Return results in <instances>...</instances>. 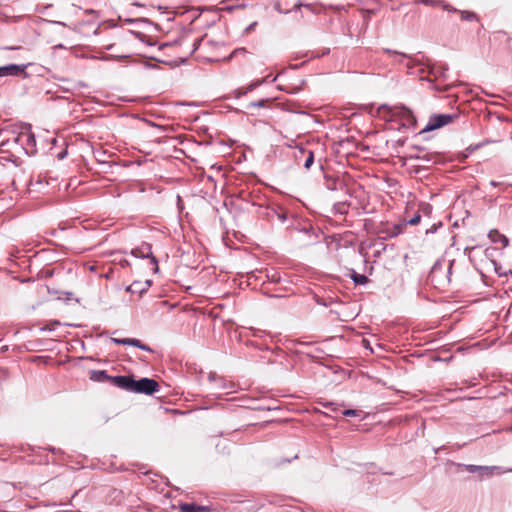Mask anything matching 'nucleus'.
<instances>
[{
    "label": "nucleus",
    "mask_w": 512,
    "mask_h": 512,
    "mask_svg": "<svg viewBox=\"0 0 512 512\" xmlns=\"http://www.w3.org/2000/svg\"><path fill=\"white\" fill-rule=\"evenodd\" d=\"M133 255H135L136 257H140V258H149L150 259V263L154 265V270L157 271L158 270V261L157 259L153 256V253H152V247L150 244H147V243H144L142 244L140 247L136 248L135 250H133Z\"/></svg>",
    "instance_id": "obj_9"
},
{
    "label": "nucleus",
    "mask_w": 512,
    "mask_h": 512,
    "mask_svg": "<svg viewBox=\"0 0 512 512\" xmlns=\"http://www.w3.org/2000/svg\"><path fill=\"white\" fill-rule=\"evenodd\" d=\"M475 149L473 148V145L468 146L459 156L460 161H464L466 158H468Z\"/></svg>",
    "instance_id": "obj_22"
},
{
    "label": "nucleus",
    "mask_w": 512,
    "mask_h": 512,
    "mask_svg": "<svg viewBox=\"0 0 512 512\" xmlns=\"http://www.w3.org/2000/svg\"><path fill=\"white\" fill-rule=\"evenodd\" d=\"M416 158L426 163H437L439 161L440 155L438 153L426 152L423 148H420L419 154H417Z\"/></svg>",
    "instance_id": "obj_11"
},
{
    "label": "nucleus",
    "mask_w": 512,
    "mask_h": 512,
    "mask_svg": "<svg viewBox=\"0 0 512 512\" xmlns=\"http://www.w3.org/2000/svg\"><path fill=\"white\" fill-rule=\"evenodd\" d=\"M447 70L448 66L446 64L435 63L430 68V74H432L435 78H445Z\"/></svg>",
    "instance_id": "obj_15"
},
{
    "label": "nucleus",
    "mask_w": 512,
    "mask_h": 512,
    "mask_svg": "<svg viewBox=\"0 0 512 512\" xmlns=\"http://www.w3.org/2000/svg\"><path fill=\"white\" fill-rule=\"evenodd\" d=\"M386 53L388 54H393V55H396V56H399L401 58H408V55L404 54V53H399L397 51H393V50H390V49H385L384 50Z\"/></svg>",
    "instance_id": "obj_29"
},
{
    "label": "nucleus",
    "mask_w": 512,
    "mask_h": 512,
    "mask_svg": "<svg viewBox=\"0 0 512 512\" xmlns=\"http://www.w3.org/2000/svg\"><path fill=\"white\" fill-rule=\"evenodd\" d=\"M151 283V280H146L145 282L134 281L127 287V291L131 292L132 294L142 295L148 290V288L151 286Z\"/></svg>",
    "instance_id": "obj_10"
},
{
    "label": "nucleus",
    "mask_w": 512,
    "mask_h": 512,
    "mask_svg": "<svg viewBox=\"0 0 512 512\" xmlns=\"http://www.w3.org/2000/svg\"><path fill=\"white\" fill-rule=\"evenodd\" d=\"M421 220V216L419 214L414 215L410 220H408L406 223L407 225H417Z\"/></svg>",
    "instance_id": "obj_27"
},
{
    "label": "nucleus",
    "mask_w": 512,
    "mask_h": 512,
    "mask_svg": "<svg viewBox=\"0 0 512 512\" xmlns=\"http://www.w3.org/2000/svg\"><path fill=\"white\" fill-rule=\"evenodd\" d=\"M273 213L277 215L278 219L281 221V222H285L286 221V214L285 213H277L276 211L273 210Z\"/></svg>",
    "instance_id": "obj_31"
},
{
    "label": "nucleus",
    "mask_w": 512,
    "mask_h": 512,
    "mask_svg": "<svg viewBox=\"0 0 512 512\" xmlns=\"http://www.w3.org/2000/svg\"><path fill=\"white\" fill-rule=\"evenodd\" d=\"M112 377L107 374L105 370H92L90 372V379L96 382H112Z\"/></svg>",
    "instance_id": "obj_13"
},
{
    "label": "nucleus",
    "mask_w": 512,
    "mask_h": 512,
    "mask_svg": "<svg viewBox=\"0 0 512 512\" xmlns=\"http://www.w3.org/2000/svg\"><path fill=\"white\" fill-rule=\"evenodd\" d=\"M29 64H8L0 67V77L20 76L27 77L26 68Z\"/></svg>",
    "instance_id": "obj_6"
},
{
    "label": "nucleus",
    "mask_w": 512,
    "mask_h": 512,
    "mask_svg": "<svg viewBox=\"0 0 512 512\" xmlns=\"http://www.w3.org/2000/svg\"><path fill=\"white\" fill-rule=\"evenodd\" d=\"M111 341L118 345H128V338H111Z\"/></svg>",
    "instance_id": "obj_28"
},
{
    "label": "nucleus",
    "mask_w": 512,
    "mask_h": 512,
    "mask_svg": "<svg viewBox=\"0 0 512 512\" xmlns=\"http://www.w3.org/2000/svg\"><path fill=\"white\" fill-rule=\"evenodd\" d=\"M255 24H256V23L251 24V25L247 28V30L253 29V26H254Z\"/></svg>",
    "instance_id": "obj_38"
},
{
    "label": "nucleus",
    "mask_w": 512,
    "mask_h": 512,
    "mask_svg": "<svg viewBox=\"0 0 512 512\" xmlns=\"http://www.w3.org/2000/svg\"><path fill=\"white\" fill-rule=\"evenodd\" d=\"M280 89L285 90L286 92L291 93V94H296L301 90V85H293L289 88L280 87Z\"/></svg>",
    "instance_id": "obj_25"
},
{
    "label": "nucleus",
    "mask_w": 512,
    "mask_h": 512,
    "mask_svg": "<svg viewBox=\"0 0 512 512\" xmlns=\"http://www.w3.org/2000/svg\"><path fill=\"white\" fill-rule=\"evenodd\" d=\"M325 186L328 190L335 191L341 189L343 183L338 178L325 176Z\"/></svg>",
    "instance_id": "obj_16"
},
{
    "label": "nucleus",
    "mask_w": 512,
    "mask_h": 512,
    "mask_svg": "<svg viewBox=\"0 0 512 512\" xmlns=\"http://www.w3.org/2000/svg\"><path fill=\"white\" fill-rule=\"evenodd\" d=\"M391 120L401 122L404 128H415L417 124L413 112L405 106H394L389 109Z\"/></svg>",
    "instance_id": "obj_1"
},
{
    "label": "nucleus",
    "mask_w": 512,
    "mask_h": 512,
    "mask_svg": "<svg viewBox=\"0 0 512 512\" xmlns=\"http://www.w3.org/2000/svg\"><path fill=\"white\" fill-rule=\"evenodd\" d=\"M267 102H268L267 99H261L259 101L251 102V103L248 104V108H251V107H265Z\"/></svg>",
    "instance_id": "obj_24"
},
{
    "label": "nucleus",
    "mask_w": 512,
    "mask_h": 512,
    "mask_svg": "<svg viewBox=\"0 0 512 512\" xmlns=\"http://www.w3.org/2000/svg\"><path fill=\"white\" fill-rule=\"evenodd\" d=\"M14 141L21 146V148L28 155H34L37 151L36 140L34 134L31 132L30 127L21 131L15 138Z\"/></svg>",
    "instance_id": "obj_3"
},
{
    "label": "nucleus",
    "mask_w": 512,
    "mask_h": 512,
    "mask_svg": "<svg viewBox=\"0 0 512 512\" xmlns=\"http://www.w3.org/2000/svg\"><path fill=\"white\" fill-rule=\"evenodd\" d=\"M458 118L457 114H433L430 116L428 123L421 130V133L430 132L440 129Z\"/></svg>",
    "instance_id": "obj_2"
},
{
    "label": "nucleus",
    "mask_w": 512,
    "mask_h": 512,
    "mask_svg": "<svg viewBox=\"0 0 512 512\" xmlns=\"http://www.w3.org/2000/svg\"><path fill=\"white\" fill-rule=\"evenodd\" d=\"M60 325V322L57 321V320H54V321H50L45 327H43L42 329L43 330H49V331H53L55 330L56 326Z\"/></svg>",
    "instance_id": "obj_26"
},
{
    "label": "nucleus",
    "mask_w": 512,
    "mask_h": 512,
    "mask_svg": "<svg viewBox=\"0 0 512 512\" xmlns=\"http://www.w3.org/2000/svg\"><path fill=\"white\" fill-rule=\"evenodd\" d=\"M180 512H209V508L193 503H183L180 505Z\"/></svg>",
    "instance_id": "obj_14"
},
{
    "label": "nucleus",
    "mask_w": 512,
    "mask_h": 512,
    "mask_svg": "<svg viewBox=\"0 0 512 512\" xmlns=\"http://www.w3.org/2000/svg\"><path fill=\"white\" fill-rule=\"evenodd\" d=\"M357 414H358L357 410H354V409H347V410L343 411V415L347 416V417L356 416Z\"/></svg>",
    "instance_id": "obj_30"
},
{
    "label": "nucleus",
    "mask_w": 512,
    "mask_h": 512,
    "mask_svg": "<svg viewBox=\"0 0 512 512\" xmlns=\"http://www.w3.org/2000/svg\"><path fill=\"white\" fill-rule=\"evenodd\" d=\"M112 385L129 392H134V385L136 384V380L133 376L129 375H119L112 377Z\"/></svg>",
    "instance_id": "obj_7"
},
{
    "label": "nucleus",
    "mask_w": 512,
    "mask_h": 512,
    "mask_svg": "<svg viewBox=\"0 0 512 512\" xmlns=\"http://www.w3.org/2000/svg\"><path fill=\"white\" fill-rule=\"evenodd\" d=\"M128 345L137 347L144 351L152 352L151 347H149L148 345L142 343L140 340L135 339V338H128Z\"/></svg>",
    "instance_id": "obj_20"
},
{
    "label": "nucleus",
    "mask_w": 512,
    "mask_h": 512,
    "mask_svg": "<svg viewBox=\"0 0 512 512\" xmlns=\"http://www.w3.org/2000/svg\"><path fill=\"white\" fill-rule=\"evenodd\" d=\"M483 142H486V145H487V144H490V143H494V141H493V140H490V139H486V140H484Z\"/></svg>",
    "instance_id": "obj_37"
},
{
    "label": "nucleus",
    "mask_w": 512,
    "mask_h": 512,
    "mask_svg": "<svg viewBox=\"0 0 512 512\" xmlns=\"http://www.w3.org/2000/svg\"><path fill=\"white\" fill-rule=\"evenodd\" d=\"M294 158L298 163L303 160V166L305 169H309L314 163L313 151L303 147H299L294 151Z\"/></svg>",
    "instance_id": "obj_8"
},
{
    "label": "nucleus",
    "mask_w": 512,
    "mask_h": 512,
    "mask_svg": "<svg viewBox=\"0 0 512 512\" xmlns=\"http://www.w3.org/2000/svg\"><path fill=\"white\" fill-rule=\"evenodd\" d=\"M406 226H407V223L402 222V223L394 224L392 227L387 228L384 231L386 233V236L384 237V239L393 238V237L400 235L401 233H403Z\"/></svg>",
    "instance_id": "obj_12"
},
{
    "label": "nucleus",
    "mask_w": 512,
    "mask_h": 512,
    "mask_svg": "<svg viewBox=\"0 0 512 512\" xmlns=\"http://www.w3.org/2000/svg\"><path fill=\"white\" fill-rule=\"evenodd\" d=\"M451 271H452V262L450 263L448 271H447L448 276L451 274Z\"/></svg>",
    "instance_id": "obj_36"
},
{
    "label": "nucleus",
    "mask_w": 512,
    "mask_h": 512,
    "mask_svg": "<svg viewBox=\"0 0 512 512\" xmlns=\"http://www.w3.org/2000/svg\"><path fill=\"white\" fill-rule=\"evenodd\" d=\"M457 466L459 468L465 469L469 473L478 474L480 478L490 477L493 474L494 470L499 469V467H497V466H479V465L460 464V463H458Z\"/></svg>",
    "instance_id": "obj_5"
},
{
    "label": "nucleus",
    "mask_w": 512,
    "mask_h": 512,
    "mask_svg": "<svg viewBox=\"0 0 512 512\" xmlns=\"http://www.w3.org/2000/svg\"><path fill=\"white\" fill-rule=\"evenodd\" d=\"M489 237L491 238V240L493 242H497V241H500L501 243H503L504 246H507L508 245V239L506 236L500 234L498 231L494 230V231H491L489 233Z\"/></svg>",
    "instance_id": "obj_19"
},
{
    "label": "nucleus",
    "mask_w": 512,
    "mask_h": 512,
    "mask_svg": "<svg viewBox=\"0 0 512 512\" xmlns=\"http://www.w3.org/2000/svg\"><path fill=\"white\" fill-rule=\"evenodd\" d=\"M490 185H491V186H494V187H497V186L499 185V183H498L497 181L492 180V181L490 182Z\"/></svg>",
    "instance_id": "obj_35"
},
{
    "label": "nucleus",
    "mask_w": 512,
    "mask_h": 512,
    "mask_svg": "<svg viewBox=\"0 0 512 512\" xmlns=\"http://www.w3.org/2000/svg\"><path fill=\"white\" fill-rule=\"evenodd\" d=\"M158 390V382L151 378H141L140 380H136V384L134 385V393L152 395Z\"/></svg>",
    "instance_id": "obj_4"
},
{
    "label": "nucleus",
    "mask_w": 512,
    "mask_h": 512,
    "mask_svg": "<svg viewBox=\"0 0 512 512\" xmlns=\"http://www.w3.org/2000/svg\"><path fill=\"white\" fill-rule=\"evenodd\" d=\"M485 145H486V142H479V143H477V144H474V145H473V148H474V149H475V151H476V150H478V149H480V148L484 147Z\"/></svg>",
    "instance_id": "obj_33"
},
{
    "label": "nucleus",
    "mask_w": 512,
    "mask_h": 512,
    "mask_svg": "<svg viewBox=\"0 0 512 512\" xmlns=\"http://www.w3.org/2000/svg\"><path fill=\"white\" fill-rule=\"evenodd\" d=\"M264 82H265V79L257 80V81L252 82L251 84H249L247 86V88L244 91L239 92L238 96L245 95L246 93L253 91L255 88H257L258 86H260Z\"/></svg>",
    "instance_id": "obj_21"
},
{
    "label": "nucleus",
    "mask_w": 512,
    "mask_h": 512,
    "mask_svg": "<svg viewBox=\"0 0 512 512\" xmlns=\"http://www.w3.org/2000/svg\"><path fill=\"white\" fill-rule=\"evenodd\" d=\"M461 18L463 20L472 21L477 19V15L473 12L461 11Z\"/></svg>",
    "instance_id": "obj_23"
},
{
    "label": "nucleus",
    "mask_w": 512,
    "mask_h": 512,
    "mask_svg": "<svg viewBox=\"0 0 512 512\" xmlns=\"http://www.w3.org/2000/svg\"><path fill=\"white\" fill-rule=\"evenodd\" d=\"M350 277L351 279L353 280V282L356 284V285H365L366 283H368L369 279L366 275L364 274H358L356 273L355 270H351V274H350Z\"/></svg>",
    "instance_id": "obj_18"
},
{
    "label": "nucleus",
    "mask_w": 512,
    "mask_h": 512,
    "mask_svg": "<svg viewBox=\"0 0 512 512\" xmlns=\"http://www.w3.org/2000/svg\"><path fill=\"white\" fill-rule=\"evenodd\" d=\"M420 3L427 6H441L446 11H456L455 8H452L449 4H446L443 0H419Z\"/></svg>",
    "instance_id": "obj_17"
},
{
    "label": "nucleus",
    "mask_w": 512,
    "mask_h": 512,
    "mask_svg": "<svg viewBox=\"0 0 512 512\" xmlns=\"http://www.w3.org/2000/svg\"><path fill=\"white\" fill-rule=\"evenodd\" d=\"M268 279H270L272 282H278L280 280V277L277 275V273H273L271 276L267 275Z\"/></svg>",
    "instance_id": "obj_32"
},
{
    "label": "nucleus",
    "mask_w": 512,
    "mask_h": 512,
    "mask_svg": "<svg viewBox=\"0 0 512 512\" xmlns=\"http://www.w3.org/2000/svg\"><path fill=\"white\" fill-rule=\"evenodd\" d=\"M201 42H202V39H197V40L195 41V44H194V46H195V47H194V50H196V49L198 48V46L200 45V43H201Z\"/></svg>",
    "instance_id": "obj_34"
}]
</instances>
